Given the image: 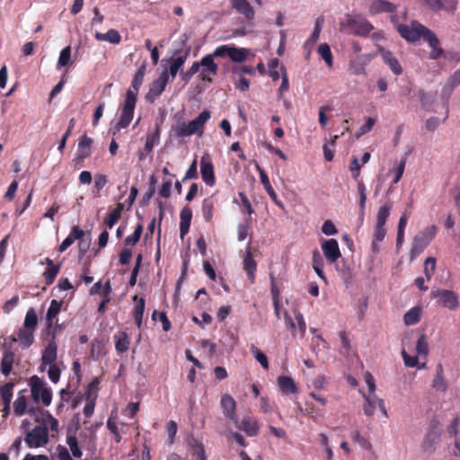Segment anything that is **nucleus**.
Returning <instances> with one entry per match:
<instances>
[{
	"label": "nucleus",
	"mask_w": 460,
	"mask_h": 460,
	"mask_svg": "<svg viewBox=\"0 0 460 460\" xmlns=\"http://www.w3.org/2000/svg\"><path fill=\"white\" fill-rule=\"evenodd\" d=\"M230 5L247 22H252L254 19L255 11L248 0H230Z\"/></svg>",
	"instance_id": "obj_15"
},
{
	"label": "nucleus",
	"mask_w": 460,
	"mask_h": 460,
	"mask_svg": "<svg viewBox=\"0 0 460 460\" xmlns=\"http://www.w3.org/2000/svg\"><path fill=\"white\" fill-rule=\"evenodd\" d=\"M332 111V107L330 105L321 106L319 109V124L322 128H325L328 123V117L326 112H330Z\"/></svg>",
	"instance_id": "obj_60"
},
{
	"label": "nucleus",
	"mask_w": 460,
	"mask_h": 460,
	"mask_svg": "<svg viewBox=\"0 0 460 460\" xmlns=\"http://www.w3.org/2000/svg\"><path fill=\"white\" fill-rule=\"evenodd\" d=\"M377 50L379 54L382 56L384 62L389 66L390 69L396 75H399L402 73V66L398 62L397 58L393 55V53L381 46H377Z\"/></svg>",
	"instance_id": "obj_16"
},
{
	"label": "nucleus",
	"mask_w": 460,
	"mask_h": 460,
	"mask_svg": "<svg viewBox=\"0 0 460 460\" xmlns=\"http://www.w3.org/2000/svg\"><path fill=\"white\" fill-rule=\"evenodd\" d=\"M318 54L325 61L328 66L331 67L332 66V54L328 44H320V46L318 47Z\"/></svg>",
	"instance_id": "obj_48"
},
{
	"label": "nucleus",
	"mask_w": 460,
	"mask_h": 460,
	"mask_svg": "<svg viewBox=\"0 0 460 460\" xmlns=\"http://www.w3.org/2000/svg\"><path fill=\"white\" fill-rule=\"evenodd\" d=\"M200 173L203 181L208 186H214L216 182L214 166L213 164L205 157H202L200 160Z\"/></svg>",
	"instance_id": "obj_18"
},
{
	"label": "nucleus",
	"mask_w": 460,
	"mask_h": 460,
	"mask_svg": "<svg viewBox=\"0 0 460 460\" xmlns=\"http://www.w3.org/2000/svg\"><path fill=\"white\" fill-rule=\"evenodd\" d=\"M230 45H220L215 49L212 54H209L210 56H213V59L215 58H226L230 56L231 51Z\"/></svg>",
	"instance_id": "obj_59"
},
{
	"label": "nucleus",
	"mask_w": 460,
	"mask_h": 460,
	"mask_svg": "<svg viewBox=\"0 0 460 460\" xmlns=\"http://www.w3.org/2000/svg\"><path fill=\"white\" fill-rule=\"evenodd\" d=\"M191 218V208L189 207H184L180 213V235L181 238H183L184 235L188 234L190 227Z\"/></svg>",
	"instance_id": "obj_27"
},
{
	"label": "nucleus",
	"mask_w": 460,
	"mask_h": 460,
	"mask_svg": "<svg viewBox=\"0 0 460 460\" xmlns=\"http://www.w3.org/2000/svg\"><path fill=\"white\" fill-rule=\"evenodd\" d=\"M243 269L247 272L249 279L252 280L257 269V263L252 257L250 245L247 247L246 253L243 258Z\"/></svg>",
	"instance_id": "obj_34"
},
{
	"label": "nucleus",
	"mask_w": 460,
	"mask_h": 460,
	"mask_svg": "<svg viewBox=\"0 0 460 460\" xmlns=\"http://www.w3.org/2000/svg\"><path fill=\"white\" fill-rule=\"evenodd\" d=\"M137 101L132 93L126 94L124 101L119 106V119L111 129L113 136L129 126L134 118Z\"/></svg>",
	"instance_id": "obj_5"
},
{
	"label": "nucleus",
	"mask_w": 460,
	"mask_h": 460,
	"mask_svg": "<svg viewBox=\"0 0 460 460\" xmlns=\"http://www.w3.org/2000/svg\"><path fill=\"white\" fill-rule=\"evenodd\" d=\"M237 428L244 431L248 436L253 437L258 434L259 426L254 418L244 417L240 423H235Z\"/></svg>",
	"instance_id": "obj_24"
},
{
	"label": "nucleus",
	"mask_w": 460,
	"mask_h": 460,
	"mask_svg": "<svg viewBox=\"0 0 460 460\" xmlns=\"http://www.w3.org/2000/svg\"><path fill=\"white\" fill-rule=\"evenodd\" d=\"M322 232L326 235H334L338 233V230L332 221L328 219L323 222Z\"/></svg>",
	"instance_id": "obj_64"
},
{
	"label": "nucleus",
	"mask_w": 460,
	"mask_h": 460,
	"mask_svg": "<svg viewBox=\"0 0 460 460\" xmlns=\"http://www.w3.org/2000/svg\"><path fill=\"white\" fill-rule=\"evenodd\" d=\"M437 233L435 226H429L420 231L414 238L410 252V261H413L430 243Z\"/></svg>",
	"instance_id": "obj_6"
},
{
	"label": "nucleus",
	"mask_w": 460,
	"mask_h": 460,
	"mask_svg": "<svg viewBox=\"0 0 460 460\" xmlns=\"http://www.w3.org/2000/svg\"><path fill=\"white\" fill-rule=\"evenodd\" d=\"M436 270V259L434 257H428L424 261V274L427 280H430Z\"/></svg>",
	"instance_id": "obj_53"
},
{
	"label": "nucleus",
	"mask_w": 460,
	"mask_h": 460,
	"mask_svg": "<svg viewBox=\"0 0 460 460\" xmlns=\"http://www.w3.org/2000/svg\"><path fill=\"white\" fill-rule=\"evenodd\" d=\"M70 58H71V48H70V46H66L60 52L57 67L60 68L61 66H66L69 63Z\"/></svg>",
	"instance_id": "obj_56"
},
{
	"label": "nucleus",
	"mask_w": 460,
	"mask_h": 460,
	"mask_svg": "<svg viewBox=\"0 0 460 460\" xmlns=\"http://www.w3.org/2000/svg\"><path fill=\"white\" fill-rule=\"evenodd\" d=\"M256 168L260 174L261 182L263 185V188L265 189L266 192L269 194L271 200L279 208H283V203L278 199V196L270 182V179H269L266 172L262 168H261L258 164L256 165Z\"/></svg>",
	"instance_id": "obj_19"
},
{
	"label": "nucleus",
	"mask_w": 460,
	"mask_h": 460,
	"mask_svg": "<svg viewBox=\"0 0 460 460\" xmlns=\"http://www.w3.org/2000/svg\"><path fill=\"white\" fill-rule=\"evenodd\" d=\"M358 193L359 196V208H360V214L363 217L365 213L366 208V202H367V189L365 184L362 181L358 182Z\"/></svg>",
	"instance_id": "obj_51"
},
{
	"label": "nucleus",
	"mask_w": 460,
	"mask_h": 460,
	"mask_svg": "<svg viewBox=\"0 0 460 460\" xmlns=\"http://www.w3.org/2000/svg\"><path fill=\"white\" fill-rule=\"evenodd\" d=\"M62 306V301H58L53 299L50 302V305L47 311L46 314V328L51 329L53 321L56 319L57 315L60 313Z\"/></svg>",
	"instance_id": "obj_29"
},
{
	"label": "nucleus",
	"mask_w": 460,
	"mask_h": 460,
	"mask_svg": "<svg viewBox=\"0 0 460 460\" xmlns=\"http://www.w3.org/2000/svg\"><path fill=\"white\" fill-rule=\"evenodd\" d=\"M217 204V199L212 195L203 199L201 211L203 218L206 222H211L214 215L215 208Z\"/></svg>",
	"instance_id": "obj_25"
},
{
	"label": "nucleus",
	"mask_w": 460,
	"mask_h": 460,
	"mask_svg": "<svg viewBox=\"0 0 460 460\" xmlns=\"http://www.w3.org/2000/svg\"><path fill=\"white\" fill-rule=\"evenodd\" d=\"M248 50L243 48L231 47L229 58L234 62L242 63L247 59Z\"/></svg>",
	"instance_id": "obj_40"
},
{
	"label": "nucleus",
	"mask_w": 460,
	"mask_h": 460,
	"mask_svg": "<svg viewBox=\"0 0 460 460\" xmlns=\"http://www.w3.org/2000/svg\"><path fill=\"white\" fill-rule=\"evenodd\" d=\"M3 349L4 351L1 360V370L4 375L8 376L12 371L15 355L11 348L6 344L3 345Z\"/></svg>",
	"instance_id": "obj_23"
},
{
	"label": "nucleus",
	"mask_w": 460,
	"mask_h": 460,
	"mask_svg": "<svg viewBox=\"0 0 460 460\" xmlns=\"http://www.w3.org/2000/svg\"><path fill=\"white\" fill-rule=\"evenodd\" d=\"M93 143V139L87 135H84L80 137L76 155L73 160L75 167L83 166L84 159L91 155Z\"/></svg>",
	"instance_id": "obj_12"
},
{
	"label": "nucleus",
	"mask_w": 460,
	"mask_h": 460,
	"mask_svg": "<svg viewBox=\"0 0 460 460\" xmlns=\"http://www.w3.org/2000/svg\"><path fill=\"white\" fill-rule=\"evenodd\" d=\"M41 264L45 263L47 265L46 270H44L42 276L45 280V284L47 286H50L54 283L58 274L60 271L61 265L55 264L54 261L50 258H46L45 262H40Z\"/></svg>",
	"instance_id": "obj_20"
},
{
	"label": "nucleus",
	"mask_w": 460,
	"mask_h": 460,
	"mask_svg": "<svg viewBox=\"0 0 460 460\" xmlns=\"http://www.w3.org/2000/svg\"><path fill=\"white\" fill-rule=\"evenodd\" d=\"M100 382L97 377L92 380V382L87 385V391L85 393L86 399L89 400L92 396H93V399L96 398V391L98 389Z\"/></svg>",
	"instance_id": "obj_63"
},
{
	"label": "nucleus",
	"mask_w": 460,
	"mask_h": 460,
	"mask_svg": "<svg viewBox=\"0 0 460 460\" xmlns=\"http://www.w3.org/2000/svg\"><path fill=\"white\" fill-rule=\"evenodd\" d=\"M323 23V17H319L316 19L314 31H313L312 34L310 35V37L306 40L307 44H314L318 40Z\"/></svg>",
	"instance_id": "obj_54"
},
{
	"label": "nucleus",
	"mask_w": 460,
	"mask_h": 460,
	"mask_svg": "<svg viewBox=\"0 0 460 460\" xmlns=\"http://www.w3.org/2000/svg\"><path fill=\"white\" fill-rule=\"evenodd\" d=\"M160 137V128L158 125L155 126L154 132L150 133L146 137L145 148L147 151H151L155 145L158 143Z\"/></svg>",
	"instance_id": "obj_47"
},
{
	"label": "nucleus",
	"mask_w": 460,
	"mask_h": 460,
	"mask_svg": "<svg viewBox=\"0 0 460 460\" xmlns=\"http://www.w3.org/2000/svg\"><path fill=\"white\" fill-rule=\"evenodd\" d=\"M60 374L61 371L56 364L49 365L48 376L52 383L57 384L59 381Z\"/></svg>",
	"instance_id": "obj_62"
},
{
	"label": "nucleus",
	"mask_w": 460,
	"mask_h": 460,
	"mask_svg": "<svg viewBox=\"0 0 460 460\" xmlns=\"http://www.w3.org/2000/svg\"><path fill=\"white\" fill-rule=\"evenodd\" d=\"M13 383H5L0 388L1 397L3 401V405H10L13 398Z\"/></svg>",
	"instance_id": "obj_43"
},
{
	"label": "nucleus",
	"mask_w": 460,
	"mask_h": 460,
	"mask_svg": "<svg viewBox=\"0 0 460 460\" xmlns=\"http://www.w3.org/2000/svg\"><path fill=\"white\" fill-rule=\"evenodd\" d=\"M460 84V69L454 72V74L447 79L446 84L442 89V95L449 96L453 90Z\"/></svg>",
	"instance_id": "obj_38"
},
{
	"label": "nucleus",
	"mask_w": 460,
	"mask_h": 460,
	"mask_svg": "<svg viewBox=\"0 0 460 460\" xmlns=\"http://www.w3.org/2000/svg\"><path fill=\"white\" fill-rule=\"evenodd\" d=\"M365 403L363 406L364 413L367 416H373L376 408V401L374 399V395H364Z\"/></svg>",
	"instance_id": "obj_55"
},
{
	"label": "nucleus",
	"mask_w": 460,
	"mask_h": 460,
	"mask_svg": "<svg viewBox=\"0 0 460 460\" xmlns=\"http://www.w3.org/2000/svg\"><path fill=\"white\" fill-rule=\"evenodd\" d=\"M251 353L253 355L255 359L261 364L265 369H269V361L267 356L255 345L252 344L250 347Z\"/></svg>",
	"instance_id": "obj_41"
},
{
	"label": "nucleus",
	"mask_w": 460,
	"mask_h": 460,
	"mask_svg": "<svg viewBox=\"0 0 460 460\" xmlns=\"http://www.w3.org/2000/svg\"><path fill=\"white\" fill-rule=\"evenodd\" d=\"M169 82V75L167 70L161 73L158 79L155 80L149 87V91L146 94V99L153 102L157 97H159L164 91L166 84Z\"/></svg>",
	"instance_id": "obj_13"
},
{
	"label": "nucleus",
	"mask_w": 460,
	"mask_h": 460,
	"mask_svg": "<svg viewBox=\"0 0 460 460\" xmlns=\"http://www.w3.org/2000/svg\"><path fill=\"white\" fill-rule=\"evenodd\" d=\"M38 315L33 307L28 309L23 324L17 331L16 336H10L12 342H19L22 349H29L35 341V332L38 327Z\"/></svg>",
	"instance_id": "obj_2"
},
{
	"label": "nucleus",
	"mask_w": 460,
	"mask_h": 460,
	"mask_svg": "<svg viewBox=\"0 0 460 460\" xmlns=\"http://www.w3.org/2000/svg\"><path fill=\"white\" fill-rule=\"evenodd\" d=\"M124 206L122 203H118L116 207L110 212L104 218V225L107 228L111 229L121 217Z\"/></svg>",
	"instance_id": "obj_31"
},
{
	"label": "nucleus",
	"mask_w": 460,
	"mask_h": 460,
	"mask_svg": "<svg viewBox=\"0 0 460 460\" xmlns=\"http://www.w3.org/2000/svg\"><path fill=\"white\" fill-rule=\"evenodd\" d=\"M115 349L119 354L125 353L129 348V338L125 332H119L113 336Z\"/></svg>",
	"instance_id": "obj_32"
},
{
	"label": "nucleus",
	"mask_w": 460,
	"mask_h": 460,
	"mask_svg": "<svg viewBox=\"0 0 460 460\" xmlns=\"http://www.w3.org/2000/svg\"><path fill=\"white\" fill-rule=\"evenodd\" d=\"M278 385L282 393L287 394H296L297 386L291 376H280L278 377Z\"/></svg>",
	"instance_id": "obj_30"
},
{
	"label": "nucleus",
	"mask_w": 460,
	"mask_h": 460,
	"mask_svg": "<svg viewBox=\"0 0 460 460\" xmlns=\"http://www.w3.org/2000/svg\"><path fill=\"white\" fill-rule=\"evenodd\" d=\"M441 433L442 429L439 421L433 419L429 425L428 431L422 441V451L427 453H433L436 449V445L440 440Z\"/></svg>",
	"instance_id": "obj_8"
},
{
	"label": "nucleus",
	"mask_w": 460,
	"mask_h": 460,
	"mask_svg": "<svg viewBox=\"0 0 460 460\" xmlns=\"http://www.w3.org/2000/svg\"><path fill=\"white\" fill-rule=\"evenodd\" d=\"M107 428L112 433L115 441L119 443L121 441V436L119 434L116 421L111 417L107 420Z\"/></svg>",
	"instance_id": "obj_61"
},
{
	"label": "nucleus",
	"mask_w": 460,
	"mask_h": 460,
	"mask_svg": "<svg viewBox=\"0 0 460 460\" xmlns=\"http://www.w3.org/2000/svg\"><path fill=\"white\" fill-rule=\"evenodd\" d=\"M432 387L436 391L439 392H445L447 389V384L444 378V370L441 364L437 365L436 376L432 381Z\"/></svg>",
	"instance_id": "obj_33"
},
{
	"label": "nucleus",
	"mask_w": 460,
	"mask_h": 460,
	"mask_svg": "<svg viewBox=\"0 0 460 460\" xmlns=\"http://www.w3.org/2000/svg\"><path fill=\"white\" fill-rule=\"evenodd\" d=\"M201 67V60L194 62L186 72H181V80L185 83L190 81L195 74H197Z\"/></svg>",
	"instance_id": "obj_50"
},
{
	"label": "nucleus",
	"mask_w": 460,
	"mask_h": 460,
	"mask_svg": "<svg viewBox=\"0 0 460 460\" xmlns=\"http://www.w3.org/2000/svg\"><path fill=\"white\" fill-rule=\"evenodd\" d=\"M84 235V230H82L79 226H74L71 229L70 234L63 240L61 244L59 245V252H65L68 247H70L75 240L81 239Z\"/></svg>",
	"instance_id": "obj_26"
},
{
	"label": "nucleus",
	"mask_w": 460,
	"mask_h": 460,
	"mask_svg": "<svg viewBox=\"0 0 460 460\" xmlns=\"http://www.w3.org/2000/svg\"><path fill=\"white\" fill-rule=\"evenodd\" d=\"M133 300L137 301V304L133 310V316L137 326L140 328L142 325V319L144 315L146 302L143 297L138 298L137 295L133 296Z\"/></svg>",
	"instance_id": "obj_36"
},
{
	"label": "nucleus",
	"mask_w": 460,
	"mask_h": 460,
	"mask_svg": "<svg viewBox=\"0 0 460 460\" xmlns=\"http://www.w3.org/2000/svg\"><path fill=\"white\" fill-rule=\"evenodd\" d=\"M397 31L409 42H416L420 38H423L431 49L429 55V58L431 60H437L445 54L437 35L431 30L417 21H412L410 25L399 24L397 26Z\"/></svg>",
	"instance_id": "obj_1"
},
{
	"label": "nucleus",
	"mask_w": 460,
	"mask_h": 460,
	"mask_svg": "<svg viewBox=\"0 0 460 460\" xmlns=\"http://www.w3.org/2000/svg\"><path fill=\"white\" fill-rule=\"evenodd\" d=\"M392 204L386 203L380 207L376 215V225L385 226L387 218L389 217Z\"/></svg>",
	"instance_id": "obj_44"
},
{
	"label": "nucleus",
	"mask_w": 460,
	"mask_h": 460,
	"mask_svg": "<svg viewBox=\"0 0 460 460\" xmlns=\"http://www.w3.org/2000/svg\"><path fill=\"white\" fill-rule=\"evenodd\" d=\"M145 76V66H142L136 72L134 78L131 82L130 87L128 89L126 94L132 93L134 98L137 100V94L139 88L144 81Z\"/></svg>",
	"instance_id": "obj_28"
},
{
	"label": "nucleus",
	"mask_w": 460,
	"mask_h": 460,
	"mask_svg": "<svg viewBox=\"0 0 460 460\" xmlns=\"http://www.w3.org/2000/svg\"><path fill=\"white\" fill-rule=\"evenodd\" d=\"M350 437L354 442L358 443L364 449L370 450L372 448L371 443L358 430L352 431Z\"/></svg>",
	"instance_id": "obj_52"
},
{
	"label": "nucleus",
	"mask_w": 460,
	"mask_h": 460,
	"mask_svg": "<svg viewBox=\"0 0 460 460\" xmlns=\"http://www.w3.org/2000/svg\"><path fill=\"white\" fill-rule=\"evenodd\" d=\"M58 358L57 341L49 340L42 351L41 366L55 364Z\"/></svg>",
	"instance_id": "obj_17"
},
{
	"label": "nucleus",
	"mask_w": 460,
	"mask_h": 460,
	"mask_svg": "<svg viewBox=\"0 0 460 460\" xmlns=\"http://www.w3.org/2000/svg\"><path fill=\"white\" fill-rule=\"evenodd\" d=\"M220 404L223 409L225 416L230 419L231 420H234V423H237L235 414L236 402L234 399L230 394H224L221 397Z\"/></svg>",
	"instance_id": "obj_21"
},
{
	"label": "nucleus",
	"mask_w": 460,
	"mask_h": 460,
	"mask_svg": "<svg viewBox=\"0 0 460 460\" xmlns=\"http://www.w3.org/2000/svg\"><path fill=\"white\" fill-rule=\"evenodd\" d=\"M416 350L419 355L427 356L429 353V344L425 334H421L416 344Z\"/></svg>",
	"instance_id": "obj_57"
},
{
	"label": "nucleus",
	"mask_w": 460,
	"mask_h": 460,
	"mask_svg": "<svg viewBox=\"0 0 460 460\" xmlns=\"http://www.w3.org/2000/svg\"><path fill=\"white\" fill-rule=\"evenodd\" d=\"M396 5L386 0H375L369 6V13L371 14H377L381 13H393L396 11Z\"/></svg>",
	"instance_id": "obj_22"
},
{
	"label": "nucleus",
	"mask_w": 460,
	"mask_h": 460,
	"mask_svg": "<svg viewBox=\"0 0 460 460\" xmlns=\"http://www.w3.org/2000/svg\"><path fill=\"white\" fill-rule=\"evenodd\" d=\"M421 309L418 306L411 308L403 315V322L406 325H414L420 320Z\"/></svg>",
	"instance_id": "obj_39"
},
{
	"label": "nucleus",
	"mask_w": 460,
	"mask_h": 460,
	"mask_svg": "<svg viewBox=\"0 0 460 460\" xmlns=\"http://www.w3.org/2000/svg\"><path fill=\"white\" fill-rule=\"evenodd\" d=\"M430 296L438 299V304L450 310H456L459 305L458 296L452 290L443 288L432 289Z\"/></svg>",
	"instance_id": "obj_10"
},
{
	"label": "nucleus",
	"mask_w": 460,
	"mask_h": 460,
	"mask_svg": "<svg viewBox=\"0 0 460 460\" xmlns=\"http://www.w3.org/2000/svg\"><path fill=\"white\" fill-rule=\"evenodd\" d=\"M280 71H281V84L279 88V99H281L283 94L289 90L288 75L287 69L283 65L280 66Z\"/></svg>",
	"instance_id": "obj_49"
},
{
	"label": "nucleus",
	"mask_w": 460,
	"mask_h": 460,
	"mask_svg": "<svg viewBox=\"0 0 460 460\" xmlns=\"http://www.w3.org/2000/svg\"><path fill=\"white\" fill-rule=\"evenodd\" d=\"M66 443L69 446V448L72 452L73 456H75L76 458H81L83 453L78 446L76 437L74 434H68L66 436Z\"/></svg>",
	"instance_id": "obj_45"
},
{
	"label": "nucleus",
	"mask_w": 460,
	"mask_h": 460,
	"mask_svg": "<svg viewBox=\"0 0 460 460\" xmlns=\"http://www.w3.org/2000/svg\"><path fill=\"white\" fill-rule=\"evenodd\" d=\"M24 441L30 448L45 446L49 441V430L45 426H36L25 436Z\"/></svg>",
	"instance_id": "obj_9"
},
{
	"label": "nucleus",
	"mask_w": 460,
	"mask_h": 460,
	"mask_svg": "<svg viewBox=\"0 0 460 460\" xmlns=\"http://www.w3.org/2000/svg\"><path fill=\"white\" fill-rule=\"evenodd\" d=\"M187 57H188V51H186L184 55H181V56H179L176 58H172L170 59L169 71H167L169 76L171 75L172 79H174L176 77L178 72L184 65V63L187 59Z\"/></svg>",
	"instance_id": "obj_35"
},
{
	"label": "nucleus",
	"mask_w": 460,
	"mask_h": 460,
	"mask_svg": "<svg viewBox=\"0 0 460 460\" xmlns=\"http://www.w3.org/2000/svg\"><path fill=\"white\" fill-rule=\"evenodd\" d=\"M210 111L205 110L189 123L181 120L173 124L171 128V133L177 138H183L194 134H197L200 137L203 135L205 124L210 119Z\"/></svg>",
	"instance_id": "obj_3"
},
{
	"label": "nucleus",
	"mask_w": 460,
	"mask_h": 460,
	"mask_svg": "<svg viewBox=\"0 0 460 460\" xmlns=\"http://www.w3.org/2000/svg\"><path fill=\"white\" fill-rule=\"evenodd\" d=\"M27 411V398L25 395L19 394L13 402V411L17 416H22Z\"/></svg>",
	"instance_id": "obj_42"
},
{
	"label": "nucleus",
	"mask_w": 460,
	"mask_h": 460,
	"mask_svg": "<svg viewBox=\"0 0 460 460\" xmlns=\"http://www.w3.org/2000/svg\"><path fill=\"white\" fill-rule=\"evenodd\" d=\"M193 455L197 460H207L205 448L202 443L193 440Z\"/></svg>",
	"instance_id": "obj_58"
},
{
	"label": "nucleus",
	"mask_w": 460,
	"mask_h": 460,
	"mask_svg": "<svg viewBox=\"0 0 460 460\" xmlns=\"http://www.w3.org/2000/svg\"><path fill=\"white\" fill-rule=\"evenodd\" d=\"M94 37L97 40L108 41L112 44H119L121 41V36L115 29H110L106 33L96 32Z\"/></svg>",
	"instance_id": "obj_37"
},
{
	"label": "nucleus",
	"mask_w": 460,
	"mask_h": 460,
	"mask_svg": "<svg viewBox=\"0 0 460 460\" xmlns=\"http://www.w3.org/2000/svg\"><path fill=\"white\" fill-rule=\"evenodd\" d=\"M31 393L35 402L41 401L43 405L49 406L52 401V390L46 386L45 382L37 376L30 380Z\"/></svg>",
	"instance_id": "obj_7"
},
{
	"label": "nucleus",
	"mask_w": 460,
	"mask_h": 460,
	"mask_svg": "<svg viewBox=\"0 0 460 460\" xmlns=\"http://www.w3.org/2000/svg\"><path fill=\"white\" fill-rule=\"evenodd\" d=\"M142 232H143L142 224H137L133 234L127 236L126 239L124 240L125 245H127V246L136 245L141 237Z\"/></svg>",
	"instance_id": "obj_46"
},
{
	"label": "nucleus",
	"mask_w": 460,
	"mask_h": 460,
	"mask_svg": "<svg viewBox=\"0 0 460 460\" xmlns=\"http://www.w3.org/2000/svg\"><path fill=\"white\" fill-rule=\"evenodd\" d=\"M218 66L214 61L213 56L206 55L201 58V67L199 77L203 82L212 83L213 76L217 75Z\"/></svg>",
	"instance_id": "obj_11"
},
{
	"label": "nucleus",
	"mask_w": 460,
	"mask_h": 460,
	"mask_svg": "<svg viewBox=\"0 0 460 460\" xmlns=\"http://www.w3.org/2000/svg\"><path fill=\"white\" fill-rule=\"evenodd\" d=\"M341 31L367 38L374 30L373 24L360 14H347L340 22Z\"/></svg>",
	"instance_id": "obj_4"
},
{
	"label": "nucleus",
	"mask_w": 460,
	"mask_h": 460,
	"mask_svg": "<svg viewBox=\"0 0 460 460\" xmlns=\"http://www.w3.org/2000/svg\"><path fill=\"white\" fill-rule=\"evenodd\" d=\"M323 253L326 261L332 264L341 256L338 241L336 239L323 240L321 243Z\"/></svg>",
	"instance_id": "obj_14"
}]
</instances>
